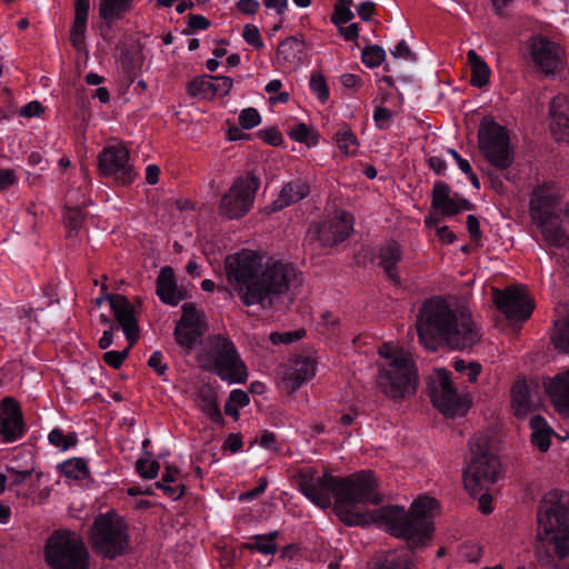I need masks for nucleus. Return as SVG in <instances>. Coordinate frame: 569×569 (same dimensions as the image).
Here are the masks:
<instances>
[{
  "instance_id": "obj_42",
  "label": "nucleus",
  "mask_w": 569,
  "mask_h": 569,
  "mask_svg": "<svg viewBox=\"0 0 569 569\" xmlns=\"http://www.w3.org/2000/svg\"><path fill=\"white\" fill-rule=\"evenodd\" d=\"M361 58H362V62L367 67L376 68V67H379L383 62V60L386 58V52H385L383 48L378 44L367 46L362 50Z\"/></svg>"
},
{
  "instance_id": "obj_17",
  "label": "nucleus",
  "mask_w": 569,
  "mask_h": 569,
  "mask_svg": "<svg viewBox=\"0 0 569 569\" xmlns=\"http://www.w3.org/2000/svg\"><path fill=\"white\" fill-rule=\"evenodd\" d=\"M208 329L206 316L199 311L193 303L187 302L182 306V315L174 328L176 342L187 353L196 347Z\"/></svg>"
},
{
  "instance_id": "obj_14",
  "label": "nucleus",
  "mask_w": 569,
  "mask_h": 569,
  "mask_svg": "<svg viewBox=\"0 0 569 569\" xmlns=\"http://www.w3.org/2000/svg\"><path fill=\"white\" fill-rule=\"evenodd\" d=\"M432 405L445 416H463L468 406L459 396L450 379L449 372L445 369L437 371V380L430 387Z\"/></svg>"
},
{
  "instance_id": "obj_33",
  "label": "nucleus",
  "mask_w": 569,
  "mask_h": 569,
  "mask_svg": "<svg viewBox=\"0 0 569 569\" xmlns=\"http://www.w3.org/2000/svg\"><path fill=\"white\" fill-rule=\"evenodd\" d=\"M531 428V443L537 447L541 452L549 449L551 443L552 429L548 426L545 418L540 415H535L530 419Z\"/></svg>"
},
{
  "instance_id": "obj_13",
  "label": "nucleus",
  "mask_w": 569,
  "mask_h": 569,
  "mask_svg": "<svg viewBox=\"0 0 569 569\" xmlns=\"http://www.w3.org/2000/svg\"><path fill=\"white\" fill-rule=\"evenodd\" d=\"M259 187L260 180L252 172L234 179L221 198L220 213L228 219L243 217L250 211Z\"/></svg>"
},
{
  "instance_id": "obj_2",
  "label": "nucleus",
  "mask_w": 569,
  "mask_h": 569,
  "mask_svg": "<svg viewBox=\"0 0 569 569\" xmlns=\"http://www.w3.org/2000/svg\"><path fill=\"white\" fill-rule=\"evenodd\" d=\"M224 272L244 306L263 308L271 307L273 299L287 292L298 277L291 263L274 262L262 269L261 256L249 249L228 254Z\"/></svg>"
},
{
  "instance_id": "obj_64",
  "label": "nucleus",
  "mask_w": 569,
  "mask_h": 569,
  "mask_svg": "<svg viewBox=\"0 0 569 569\" xmlns=\"http://www.w3.org/2000/svg\"><path fill=\"white\" fill-rule=\"evenodd\" d=\"M260 4L257 0H239L237 2V8L244 14H254Z\"/></svg>"
},
{
  "instance_id": "obj_6",
  "label": "nucleus",
  "mask_w": 569,
  "mask_h": 569,
  "mask_svg": "<svg viewBox=\"0 0 569 569\" xmlns=\"http://www.w3.org/2000/svg\"><path fill=\"white\" fill-rule=\"evenodd\" d=\"M197 361L201 369L216 373L229 383H243L248 378L247 366L236 345L221 333L207 337L197 355Z\"/></svg>"
},
{
  "instance_id": "obj_52",
  "label": "nucleus",
  "mask_w": 569,
  "mask_h": 569,
  "mask_svg": "<svg viewBox=\"0 0 569 569\" xmlns=\"http://www.w3.org/2000/svg\"><path fill=\"white\" fill-rule=\"evenodd\" d=\"M289 134L293 140L298 142H305L308 144H310V138H315L309 127L302 122L298 123L295 128H292ZM311 143L315 144L316 140H312Z\"/></svg>"
},
{
  "instance_id": "obj_7",
  "label": "nucleus",
  "mask_w": 569,
  "mask_h": 569,
  "mask_svg": "<svg viewBox=\"0 0 569 569\" xmlns=\"http://www.w3.org/2000/svg\"><path fill=\"white\" fill-rule=\"evenodd\" d=\"M470 460L463 472L465 488L476 496L482 490H488L493 485L500 472L498 458L492 453L488 439L475 437L469 442Z\"/></svg>"
},
{
  "instance_id": "obj_46",
  "label": "nucleus",
  "mask_w": 569,
  "mask_h": 569,
  "mask_svg": "<svg viewBox=\"0 0 569 569\" xmlns=\"http://www.w3.org/2000/svg\"><path fill=\"white\" fill-rule=\"evenodd\" d=\"M310 89L317 94L321 102H325L329 98V88L321 73H313L310 78Z\"/></svg>"
},
{
  "instance_id": "obj_29",
  "label": "nucleus",
  "mask_w": 569,
  "mask_h": 569,
  "mask_svg": "<svg viewBox=\"0 0 569 569\" xmlns=\"http://www.w3.org/2000/svg\"><path fill=\"white\" fill-rule=\"evenodd\" d=\"M310 188L307 181L295 179L287 182L278 198L273 201V210H281L290 204L297 203L309 194Z\"/></svg>"
},
{
  "instance_id": "obj_44",
  "label": "nucleus",
  "mask_w": 569,
  "mask_h": 569,
  "mask_svg": "<svg viewBox=\"0 0 569 569\" xmlns=\"http://www.w3.org/2000/svg\"><path fill=\"white\" fill-rule=\"evenodd\" d=\"M137 472L144 479H153L158 476L160 463L156 460L138 459L136 462Z\"/></svg>"
},
{
  "instance_id": "obj_26",
  "label": "nucleus",
  "mask_w": 569,
  "mask_h": 569,
  "mask_svg": "<svg viewBox=\"0 0 569 569\" xmlns=\"http://www.w3.org/2000/svg\"><path fill=\"white\" fill-rule=\"evenodd\" d=\"M159 299L171 306H177L186 296L177 287L173 269L169 266L162 267L156 281Z\"/></svg>"
},
{
  "instance_id": "obj_4",
  "label": "nucleus",
  "mask_w": 569,
  "mask_h": 569,
  "mask_svg": "<svg viewBox=\"0 0 569 569\" xmlns=\"http://www.w3.org/2000/svg\"><path fill=\"white\" fill-rule=\"evenodd\" d=\"M538 561L553 569H569V492L551 490L537 512Z\"/></svg>"
},
{
  "instance_id": "obj_24",
  "label": "nucleus",
  "mask_w": 569,
  "mask_h": 569,
  "mask_svg": "<svg viewBox=\"0 0 569 569\" xmlns=\"http://www.w3.org/2000/svg\"><path fill=\"white\" fill-rule=\"evenodd\" d=\"M550 132L557 141L569 143V99L557 94L550 102Z\"/></svg>"
},
{
  "instance_id": "obj_12",
  "label": "nucleus",
  "mask_w": 569,
  "mask_h": 569,
  "mask_svg": "<svg viewBox=\"0 0 569 569\" xmlns=\"http://www.w3.org/2000/svg\"><path fill=\"white\" fill-rule=\"evenodd\" d=\"M352 226L353 218L346 211H339L322 222H312L307 230L303 247L312 254H320L323 248L345 241L350 236Z\"/></svg>"
},
{
  "instance_id": "obj_37",
  "label": "nucleus",
  "mask_w": 569,
  "mask_h": 569,
  "mask_svg": "<svg viewBox=\"0 0 569 569\" xmlns=\"http://www.w3.org/2000/svg\"><path fill=\"white\" fill-rule=\"evenodd\" d=\"M512 408L517 417H523L531 410V400L528 386L525 381H517L511 389Z\"/></svg>"
},
{
  "instance_id": "obj_21",
  "label": "nucleus",
  "mask_w": 569,
  "mask_h": 569,
  "mask_svg": "<svg viewBox=\"0 0 569 569\" xmlns=\"http://www.w3.org/2000/svg\"><path fill=\"white\" fill-rule=\"evenodd\" d=\"M432 523L430 522L429 538L425 543L419 545L416 548H398L377 553L369 562L368 569H417L412 559V552L420 546L427 545L431 538ZM407 543H409L407 541Z\"/></svg>"
},
{
  "instance_id": "obj_30",
  "label": "nucleus",
  "mask_w": 569,
  "mask_h": 569,
  "mask_svg": "<svg viewBox=\"0 0 569 569\" xmlns=\"http://www.w3.org/2000/svg\"><path fill=\"white\" fill-rule=\"evenodd\" d=\"M89 8L90 0H74V20L70 30V41L77 50H81L84 46Z\"/></svg>"
},
{
  "instance_id": "obj_60",
  "label": "nucleus",
  "mask_w": 569,
  "mask_h": 569,
  "mask_svg": "<svg viewBox=\"0 0 569 569\" xmlns=\"http://www.w3.org/2000/svg\"><path fill=\"white\" fill-rule=\"evenodd\" d=\"M391 54L395 58H402L411 61L416 60V54L410 50L409 46L406 43L405 40H401L396 46L395 50L391 51Z\"/></svg>"
},
{
  "instance_id": "obj_35",
  "label": "nucleus",
  "mask_w": 569,
  "mask_h": 569,
  "mask_svg": "<svg viewBox=\"0 0 569 569\" xmlns=\"http://www.w3.org/2000/svg\"><path fill=\"white\" fill-rule=\"evenodd\" d=\"M305 43L297 37H289L281 41L277 49V57L289 66L298 64L303 58Z\"/></svg>"
},
{
  "instance_id": "obj_62",
  "label": "nucleus",
  "mask_w": 569,
  "mask_h": 569,
  "mask_svg": "<svg viewBox=\"0 0 569 569\" xmlns=\"http://www.w3.org/2000/svg\"><path fill=\"white\" fill-rule=\"evenodd\" d=\"M228 400L231 401L232 403L237 405L239 408L246 407L250 401L249 395L246 391L240 390V389L232 390L230 392Z\"/></svg>"
},
{
  "instance_id": "obj_61",
  "label": "nucleus",
  "mask_w": 569,
  "mask_h": 569,
  "mask_svg": "<svg viewBox=\"0 0 569 569\" xmlns=\"http://www.w3.org/2000/svg\"><path fill=\"white\" fill-rule=\"evenodd\" d=\"M357 13L363 21H369L376 13V4L372 1L361 2L357 8Z\"/></svg>"
},
{
  "instance_id": "obj_63",
  "label": "nucleus",
  "mask_w": 569,
  "mask_h": 569,
  "mask_svg": "<svg viewBox=\"0 0 569 569\" xmlns=\"http://www.w3.org/2000/svg\"><path fill=\"white\" fill-rule=\"evenodd\" d=\"M188 26L192 30H204L210 26V21L200 14H189Z\"/></svg>"
},
{
  "instance_id": "obj_32",
  "label": "nucleus",
  "mask_w": 569,
  "mask_h": 569,
  "mask_svg": "<svg viewBox=\"0 0 569 569\" xmlns=\"http://www.w3.org/2000/svg\"><path fill=\"white\" fill-rule=\"evenodd\" d=\"M134 0H100L99 14L108 24L122 20L133 9Z\"/></svg>"
},
{
  "instance_id": "obj_53",
  "label": "nucleus",
  "mask_w": 569,
  "mask_h": 569,
  "mask_svg": "<svg viewBox=\"0 0 569 569\" xmlns=\"http://www.w3.org/2000/svg\"><path fill=\"white\" fill-rule=\"evenodd\" d=\"M129 350L130 348L128 347L127 349L122 350V351H107L104 355H103V361L114 368V369H119L123 361L127 359L128 355H129Z\"/></svg>"
},
{
  "instance_id": "obj_18",
  "label": "nucleus",
  "mask_w": 569,
  "mask_h": 569,
  "mask_svg": "<svg viewBox=\"0 0 569 569\" xmlns=\"http://www.w3.org/2000/svg\"><path fill=\"white\" fill-rule=\"evenodd\" d=\"M495 303L510 320H526L533 310V302L527 296L525 288L510 287L505 291L496 289Z\"/></svg>"
},
{
  "instance_id": "obj_41",
  "label": "nucleus",
  "mask_w": 569,
  "mask_h": 569,
  "mask_svg": "<svg viewBox=\"0 0 569 569\" xmlns=\"http://www.w3.org/2000/svg\"><path fill=\"white\" fill-rule=\"evenodd\" d=\"M338 148L347 156L356 154L358 142L356 136L348 129L341 128L336 133Z\"/></svg>"
},
{
  "instance_id": "obj_28",
  "label": "nucleus",
  "mask_w": 569,
  "mask_h": 569,
  "mask_svg": "<svg viewBox=\"0 0 569 569\" xmlns=\"http://www.w3.org/2000/svg\"><path fill=\"white\" fill-rule=\"evenodd\" d=\"M402 258V250L398 242L390 240L381 246L379 250V264L382 267L388 279L395 284L401 283L397 264Z\"/></svg>"
},
{
  "instance_id": "obj_25",
  "label": "nucleus",
  "mask_w": 569,
  "mask_h": 569,
  "mask_svg": "<svg viewBox=\"0 0 569 569\" xmlns=\"http://www.w3.org/2000/svg\"><path fill=\"white\" fill-rule=\"evenodd\" d=\"M555 409L569 416V370L556 375L545 383Z\"/></svg>"
},
{
  "instance_id": "obj_5",
  "label": "nucleus",
  "mask_w": 569,
  "mask_h": 569,
  "mask_svg": "<svg viewBox=\"0 0 569 569\" xmlns=\"http://www.w3.org/2000/svg\"><path fill=\"white\" fill-rule=\"evenodd\" d=\"M378 355L377 387L390 400L401 402L416 395L419 385L418 368L412 357L402 348L383 343Z\"/></svg>"
},
{
  "instance_id": "obj_22",
  "label": "nucleus",
  "mask_w": 569,
  "mask_h": 569,
  "mask_svg": "<svg viewBox=\"0 0 569 569\" xmlns=\"http://www.w3.org/2000/svg\"><path fill=\"white\" fill-rule=\"evenodd\" d=\"M450 186L445 181H437L431 193V207L443 216H455L463 210H472L473 204L463 198H451Z\"/></svg>"
},
{
  "instance_id": "obj_57",
  "label": "nucleus",
  "mask_w": 569,
  "mask_h": 569,
  "mask_svg": "<svg viewBox=\"0 0 569 569\" xmlns=\"http://www.w3.org/2000/svg\"><path fill=\"white\" fill-rule=\"evenodd\" d=\"M392 116L391 110L385 107H377L373 112V120L379 129H385L388 127V122L391 120Z\"/></svg>"
},
{
  "instance_id": "obj_3",
  "label": "nucleus",
  "mask_w": 569,
  "mask_h": 569,
  "mask_svg": "<svg viewBox=\"0 0 569 569\" xmlns=\"http://www.w3.org/2000/svg\"><path fill=\"white\" fill-rule=\"evenodd\" d=\"M416 328L420 342L432 350L436 349L437 339L452 349L463 350L477 345L482 337L467 309L452 307L441 297H433L422 305Z\"/></svg>"
},
{
  "instance_id": "obj_23",
  "label": "nucleus",
  "mask_w": 569,
  "mask_h": 569,
  "mask_svg": "<svg viewBox=\"0 0 569 569\" xmlns=\"http://www.w3.org/2000/svg\"><path fill=\"white\" fill-rule=\"evenodd\" d=\"M316 373V362L310 357H297L282 377V389L288 393L297 391Z\"/></svg>"
},
{
  "instance_id": "obj_39",
  "label": "nucleus",
  "mask_w": 569,
  "mask_h": 569,
  "mask_svg": "<svg viewBox=\"0 0 569 569\" xmlns=\"http://www.w3.org/2000/svg\"><path fill=\"white\" fill-rule=\"evenodd\" d=\"M63 475L68 478L81 480L89 476V469L86 460L82 458H72L61 465Z\"/></svg>"
},
{
  "instance_id": "obj_54",
  "label": "nucleus",
  "mask_w": 569,
  "mask_h": 569,
  "mask_svg": "<svg viewBox=\"0 0 569 569\" xmlns=\"http://www.w3.org/2000/svg\"><path fill=\"white\" fill-rule=\"evenodd\" d=\"M353 13L347 6H335L333 13L331 16V21L336 26H341L343 23L349 22L352 20Z\"/></svg>"
},
{
  "instance_id": "obj_34",
  "label": "nucleus",
  "mask_w": 569,
  "mask_h": 569,
  "mask_svg": "<svg viewBox=\"0 0 569 569\" xmlns=\"http://www.w3.org/2000/svg\"><path fill=\"white\" fill-rule=\"evenodd\" d=\"M196 402L200 410L206 413L212 421H223V417L217 402V395L210 387L203 386L198 390Z\"/></svg>"
},
{
  "instance_id": "obj_59",
  "label": "nucleus",
  "mask_w": 569,
  "mask_h": 569,
  "mask_svg": "<svg viewBox=\"0 0 569 569\" xmlns=\"http://www.w3.org/2000/svg\"><path fill=\"white\" fill-rule=\"evenodd\" d=\"M44 112L43 106L39 101H31L20 110V116L24 118H31L34 116H40Z\"/></svg>"
},
{
  "instance_id": "obj_9",
  "label": "nucleus",
  "mask_w": 569,
  "mask_h": 569,
  "mask_svg": "<svg viewBox=\"0 0 569 569\" xmlns=\"http://www.w3.org/2000/svg\"><path fill=\"white\" fill-rule=\"evenodd\" d=\"M90 542L106 558L114 559L123 555L129 545L123 521L113 512L99 515L91 526Z\"/></svg>"
},
{
  "instance_id": "obj_51",
  "label": "nucleus",
  "mask_w": 569,
  "mask_h": 569,
  "mask_svg": "<svg viewBox=\"0 0 569 569\" xmlns=\"http://www.w3.org/2000/svg\"><path fill=\"white\" fill-rule=\"evenodd\" d=\"M6 470L13 477L12 485H20L23 483L27 480V478H29L32 475V472L34 471V466L31 465L26 468H22L20 466H8Z\"/></svg>"
},
{
  "instance_id": "obj_10",
  "label": "nucleus",
  "mask_w": 569,
  "mask_h": 569,
  "mask_svg": "<svg viewBox=\"0 0 569 569\" xmlns=\"http://www.w3.org/2000/svg\"><path fill=\"white\" fill-rule=\"evenodd\" d=\"M479 150L486 160L499 170L508 169L515 160L508 130L493 118H482L478 129Z\"/></svg>"
},
{
  "instance_id": "obj_48",
  "label": "nucleus",
  "mask_w": 569,
  "mask_h": 569,
  "mask_svg": "<svg viewBox=\"0 0 569 569\" xmlns=\"http://www.w3.org/2000/svg\"><path fill=\"white\" fill-rule=\"evenodd\" d=\"M212 81V97L219 94L221 97L227 96L232 88V79L226 76L211 77Z\"/></svg>"
},
{
  "instance_id": "obj_1",
  "label": "nucleus",
  "mask_w": 569,
  "mask_h": 569,
  "mask_svg": "<svg viewBox=\"0 0 569 569\" xmlns=\"http://www.w3.org/2000/svg\"><path fill=\"white\" fill-rule=\"evenodd\" d=\"M295 479L299 490L321 509L329 508L333 497L335 513L347 526H385L391 536L408 541L411 548L429 538L430 519L438 507L435 498L419 497L409 510L399 506H383L371 511L359 509V505H379L382 500L371 470L338 478L328 471L319 475L313 468H302Z\"/></svg>"
},
{
  "instance_id": "obj_19",
  "label": "nucleus",
  "mask_w": 569,
  "mask_h": 569,
  "mask_svg": "<svg viewBox=\"0 0 569 569\" xmlns=\"http://www.w3.org/2000/svg\"><path fill=\"white\" fill-rule=\"evenodd\" d=\"M24 432L26 425L19 402L11 397L3 398L0 403V441L13 442Z\"/></svg>"
},
{
  "instance_id": "obj_49",
  "label": "nucleus",
  "mask_w": 569,
  "mask_h": 569,
  "mask_svg": "<svg viewBox=\"0 0 569 569\" xmlns=\"http://www.w3.org/2000/svg\"><path fill=\"white\" fill-rule=\"evenodd\" d=\"M261 121L259 112L254 108L243 109L239 114V123L243 129H252Z\"/></svg>"
},
{
  "instance_id": "obj_38",
  "label": "nucleus",
  "mask_w": 569,
  "mask_h": 569,
  "mask_svg": "<svg viewBox=\"0 0 569 569\" xmlns=\"http://www.w3.org/2000/svg\"><path fill=\"white\" fill-rule=\"evenodd\" d=\"M278 537V531L270 532L268 535H257L253 537V542L248 543L247 548L250 550H257L263 555H273L277 551V545L274 539Z\"/></svg>"
},
{
  "instance_id": "obj_27",
  "label": "nucleus",
  "mask_w": 569,
  "mask_h": 569,
  "mask_svg": "<svg viewBox=\"0 0 569 569\" xmlns=\"http://www.w3.org/2000/svg\"><path fill=\"white\" fill-rule=\"evenodd\" d=\"M78 194H80V189H72L66 196L63 222L69 237L78 236L87 216L78 199H73V196Z\"/></svg>"
},
{
  "instance_id": "obj_16",
  "label": "nucleus",
  "mask_w": 569,
  "mask_h": 569,
  "mask_svg": "<svg viewBox=\"0 0 569 569\" xmlns=\"http://www.w3.org/2000/svg\"><path fill=\"white\" fill-rule=\"evenodd\" d=\"M129 151L123 146H109L98 156V168L103 177L113 178L119 184H130L137 173L129 163Z\"/></svg>"
},
{
  "instance_id": "obj_58",
  "label": "nucleus",
  "mask_w": 569,
  "mask_h": 569,
  "mask_svg": "<svg viewBox=\"0 0 569 569\" xmlns=\"http://www.w3.org/2000/svg\"><path fill=\"white\" fill-rule=\"evenodd\" d=\"M148 366L152 368L158 376H163L168 369L167 365L162 363V353L154 351L148 360Z\"/></svg>"
},
{
  "instance_id": "obj_40",
  "label": "nucleus",
  "mask_w": 569,
  "mask_h": 569,
  "mask_svg": "<svg viewBox=\"0 0 569 569\" xmlns=\"http://www.w3.org/2000/svg\"><path fill=\"white\" fill-rule=\"evenodd\" d=\"M211 76L197 77L188 84V92L191 97L201 99L212 98Z\"/></svg>"
},
{
  "instance_id": "obj_45",
  "label": "nucleus",
  "mask_w": 569,
  "mask_h": 569,
  "mask_svg": "<svg viewBox=\"0 0 569 569\" xmlns=\"http://www.w3.org/2000/svg\"><path fill=\"white\" fill-rule=\"evenodd\" d=\"M49 441L51 445L66 450L77 443V437L74 435H64L60 429H53L49 433Z\"/></svg>"
},
{
  "instance_id": "obj_11",
  "label": "nucleus",
  "mask_w": 569,
  "mask_h": 569,
  "mask_svg": "<svg viewBox=\"0 0 569 569\" xmlns=\"http://www.w3.org/2000/svg\"><path fill=\"white\" fill-rule=\"evenodd\" d=\"M558 199L543 187L535 189L530 199V216L543 239L553 247H561L566 231L557 212Z\"/></svg>"
},
{
  "instance_id": "obj_15",
  "label": "nucleus",
  "mask_w": 569,
  "mask_h": 569,
  "mask_svg": "<svg viewBox=\"0 0 569 569\" xmlns=\"http://www.w3.org/2000/svg\"><path fill=\"white\" fill-rule=\"evenodd\" d=\"M528 49L533 64L545 76H553L566 67L563 49L545 36H532L528 41Z\"/></svg>"
},
{
  "instance_id": "obj_43",
  "label": "nucleus",
  "mask_w": 569,
  "mask_h": 569,
  "mask_svg": "<svg viewBox=\"0 0 569 569\" xmlns=\"http://www.w3.org/2000/svg\"><path fill=\"white\" fill-rule=\"evenodd\" d=\"M453 368L457 372L467 377L470 382H475L481 372V365L479 362H467L462 359L453 362Z\"/></svg>"
},
{
  "instance_id": "obj_55",
  "label": "nucleus",
  "mask_w": 569,
  "mask_h": 569,
  "mask_svg": "<svg viewBox=\"0 0 569 569\" xmlns=\"http://www.w3.org/2000/svg\"><path fill=\"white\" fill-rule=\"evenodd\" d=\"M122 66L130 77H136L142 66V58L139 54L130 58L129 52H127L123 57Z\"/></svg>"
},
{
  "instance_id": "obj_20",
  "label": "nucleus",
  "mask_w": 569,
  "mask_h": 569,
  "mask_svg": "<svg viewBox=\"0 0 569 569\" xmlns=\"http://www.w3.org/2000/svg\"><path fill=\"white\" fill-rule=\"evenodd\" d=\"M106 298L110 303V308L119 323V327H121L129 342V348H131L140 337L138 321L134 316V307L128 298L122 295H106Z\"/></svg>"
},
{
  "instance_id": "obj_56",
  "label": "nucleus",
  "mask_w": 569,
  "mask_h": 569,
  "mask_svg": "<svg viewBox=\"0 0 569 569\" xmlns=\"http://www.w3.org/2000/svg\"><path fill=\"white\" fill-rule=\"evenodd\" d=\"M258 136L270 146H279L282 143V136L276 128L260 130Z\"/></svg>"
},
{
  "instance_id": "obj_50",
  "label": "nucleus",
  "mask_w": 569,
  "mask_h": 569,
  "mask_svg": "<svg viewBox=\"0 0 569 569\" xmlns=\"http://www.w3.org/2000/svg\"><path fill=\"white\" fill-rule=\"evenodd\" d=\"M305 333H306L305 330L288 331V332H282V333L271 332L269 338L273 345L290 343V342L301 339L305 336Z\"/></svg>"
},
{
  "instance_id": "obj_8",
  "label": "nucleus",
  "mask_w": 569,
  "mask_h": 569,
  "mask_svg": "<svg viewBox=\"0 0 569 569\" xmlns=\"http://www.w3.org/2000/svg\"><path fill=\"white\" fill-rule=\"evenodd\" d=\"M46 562L51 569H87L89 552L81 536L68 529L56 530L44 547Z\"/></svg>"
},
{
  "instance_id": "obj_47",
  "label": "nucleus",
  "mask_w": 569,
  "mask_h": 569,
  "mask_svg": "<svg viewBox=\"0 0 569 569\" xmlns=\"http://www.w3.org/2000/svg\"><path fill=\"white\" fill-rule=\"evenodd\" d=\"M242 37L248 44L252 46L257 50H261L264 46L260 36L259 28L254 24H246L243 27Z\"/></svg>"
},
{
  "instance_id": "obj_36",
  "label": "nucleus",
  "mask_w": 569,
  "mask_h": 569,
  "mask_svg": "<svg viewBox=\"0 0 569 569\" xmlns=\"http://www.w3.org/2000/svg\"><path fill=\"white\" fill-rule=\"evenodd\" d=\"M467 59L471 69L470 83L477 88H482L490 79V69L488 64L472 49L467 52Z\"/></svg>"
},
{
  "instance_id": "obj_31",
  "label": "nucleus",
  "mask_w": 569,
  "mask_h": 569,
  "mask_svg": "<svg viewBox=\"0 0 569 569\" xmlns=\"http://www.w3.org/2000/svg\"><path fill=\"white\" fill-rule=\"evenodd\" d=\"M555 310L557 320L552 342L558 350L569 353V303H560Z\"/></svg>"
}]
</instances>
